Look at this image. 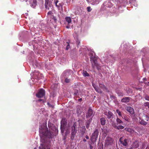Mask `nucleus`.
I'll use <instances>...</instances> for the list:
<instances>
[{
	"label": "nucleus",
	"instance_id": "c03bdc74",
	"mask_svg": "<svg viewBox=\"0 0 149 149\" xmlns=\"http://www.w3.org/2000/svg\"><path fill=\"white\" fill-rule=\"evenodd\" d=\"M80 41L78 39H77L76 40V43L77 45H79L80 44Z\"/></svg>",
	"mask_w": 149,
	"mask_h": 149
},
{
	"label": "nucleus",
	"instance_id": "79ce46f5",
	"mask_svg": "<svg viewBox=\"0 0 149 149\" xmlns=\"http://www.w3.org/2000/svg\"><path fill=\"white\" fill-rule=\"evenodd\" d=\"M56 6L58 8L61 7H62V6L60 3H59L58 4V5H57Z\"/></svg>",
	"mask_w": 149,
	"mask_h": 149
},
{
	"label": "nucleus",
	"instance_id": "13d9d810",
	"mask_svg": "<svg viewBox=\"0 0 149 149\" xmlns=\"http://www.w3.org/2000/svg\"><path fill=\"white\" fill-rule=\"evenodd\" d=\"M111 98H113L114 99L115 98V97L114 96L112 95L111 96Z\"/></svg>",
	"mask_w": 149,
	"mask_h": 149
},
{
	"label": "nucleus",
	"instance_id": "7ed1b4c3",
	"mask_svg": "<svg viewBox=\"0 0 149 149\" xmlns=\"http://www.w3.org/2000/svg\"><path fill=\"white\" fill-rule=\"evenodd\" d=\"M99 133V130L95 129L91 137V141L92 145H96L95 142L96 141Z\"/></svg>",
	"mask_w": 149,
	"mask_h": 149
},
{
	"label": "nucleus",
	"instance_id": "0eeeda50",
	"mask_svg": "<svg viewBox=\"0 0 149 149\" xmlns=\"http://www.w3.org/2000/svg\"><path fill=\"white\" fill-rule=\"evenodd\" d=\"M119 141L121 144L124 146H127L128 145V139H124L123 137H120L119 139Z\"/></svg>",
	"mask_w": 149,
	"mask_h": 149
},
{
	"label": "nucleus",
	"instance_id": "680f3d73",
	"mask_svg": "<svg viewBox=\"0 0 149 149\" xmlns=\"http://www.w3.org/2000/svg\"><path fill=\"white\" fill-rule=\"evenodd\" d=\"M83 141H84V142H86V140L85 139H83Z\"/></svg>",
	"mask_w": 149,
	"mask_h": 149
},
{
	"label": "nucleus",
	"instance_id": "3c124183",
	"mask_svg": "<svg viewBox=\"0 0 149 149\" xmlns=\"http://www.w3.org/2000/svg\"><path fill=\"white\" fill-rule=\"evenodd\" d=\"M52 14V12L51 11H49L47 13L48 15H51Z\"/></svg>",
	"mask_w": 149,
	"mask_h": 149
},
{
	"label": "nucleus",
	"instance_id": "864d4df0",
	"mask_svg": "<svg viewBox=\"0 0 149 149\" xmlns=\"http://www.w3.org/2000/svg\"><path fill=\"white\" fill-rule=\"evenodd\" d=\"M98 149H103V146H99Z\"/></svg>",
	"mask_w": 149,
	"mask_h": 149
},
{
	"label": "nucleus",
	"instance_id": "f03ea898",
	"mask_svg": "<svg viewBox=\"0 0 149 149\" xmlns=\"http://www.w3.org/2000/svg\"><path fill=\"white\" fill-rule=\"evenodd\" d=\"M39 132L40 134L42 136H46L49 138H52L54 136L53 132L48 130V128L45 127H42L41 126L39 129Z\"/></svg>",
	"mask_w": 149,
	"mask_h": 149
},
{
	"label": "nucleus",
	"instance_id": "ea45409f",
	"mask_svg": "<svg viewBox=\"0 0 149 149\" xmlns=\"http://www.w3.org/2000/svg\"><path fill=\"white\" fill-rule=\"evenodd\" d=\"M144 105L145 106H148L149 105V102H145L144 104Z\"/></svg>",
	"mask_w": 149,
	"mask_h": 149
},
{
	"label": "nucleus",
	"instance_id": "f704fd0d",
	"mask_svg": "<svg viewBox=\"0 0 149 149\" xmlns=\"http://www.w3.org/2000/svg\"><path fill=\"white\" fill-rule=\"evenodd\" d=\"M65 81L66 83H69L70 81V79H68V78H66L65 79Z\"/></svg>",
	"mask_w": 149,
	"mask_h": 149
},
{
	"label": "nucleus",
	"instance_id": "4468645a",
	"mask_svg": "<svg viewBox=\"0 0 149 149\" xmlns=\"http://www.w3.org/2000/svg\"><path fill=\"white\" fill-rule=\"evenodd\" d=\"M104 114L106 116L109 118H111L113 115V113L110 111L107 112H105Z\"/></svg>",
	"mask_w": 149,
	"mask_h": 149
},
{
	"label": "nucleus",
	"instance_id": "72a5a7b5",
	"mask_svg": "<svg viewBox=\"0 0 149 149\" xmlns=\"http://www.w3.org/2000/svg\"><path fill=\"white\" fill-rule=\"evenodd\" d=\"M112 125L113 127L115 128L116 129L118 126L116 125V124L115 123H112Z\"/></svg>",
	"mask_w": 149,
	"mask_h": 149
},
{
	"label": "nucleus",
	"instance_id": "b1692460",
	"mask_svg": "<svg viewBox=\"0 0 149 149\" xmlns=\"http://www.w3.org/2000/svg\"><path fill=\"white\" fill-rule=\"evenodd\" d=\"M116 121L118 124H123V122L119 118H117Z\"/></svg>",
	"mask_w": 149,
	"mask_h": 149
},
{
	"label": "nucleus",
	"instance_id": "c756f323",
	"mask_svg": "<svg viewBox=\"0 0 149 149\" xmlns=\"http://www.w3.org/2000/svg\"><path fill=\"white\" fill-rule=\"evenodd\" d=\"M124 128V127L122 125H119L116 128V129L118 130H119L120 129H123Z\"/></svg>",
	"mask_w": 149,
	"mask_h": 149
},
{
	"label": "nucleus",
	"instance_id": "c9c22d12",
	"mask_svg": "<svg viewBox=\"0 0 149 149\" xmlns=\"http://www.w3.org/2000/svg\"><path fill=\"white\" fill-rule=\"evenodd\" d=\"M118 95L120 96H122L123 95V93L122 92H118Z\"/></svg>",
	"mask_w": 149,
	"mask_h": 149
},
{
	"label": "nucleus",
	"instance_id": "1a4fd4ad",
	"mask_svg": "<svg viewBox=\"0 0 149 149\" xmlns=\"http://www.w3.org/2000/svg\"><path fill=\"white\" fill-rule=\"evenodd\" d=\"M140 142L136 140L133 142V144L131 146V148H138L140 145Z\"/></svg>",
	"mask_w": 149,
	"mask_h": 149
},
{
	"label": "nucleus",
	"instance_id": "09e8293b",
	"mask_svg": "<svg viewBox=\"0 0 149 149\" xmlns=\"http://www.w3.org/2000/svg\"><path fill=\"white\" fill-rule=\"evenodd\" d=\"M88 1L91 4H93V0H88Z\"/></svg>",
	"mask_w": 149,
	"mask_h": 149
},
{
	"label": "nucleus",
	"instance_id": "052dcab7",
	"mask_svg": "<svg viewBox=\"0 0 149 149\" xmlns=\"http://www.w3.org/2000/svg\"><path fill=\"white\" fill-rule=\"evenodd\" d=\"M45 2H46L47 3H48L49 0H45Z\"/></svg>",
	"mask_w": 149,
	"mask_h": 149
},
{
	"label": "nucleus",
	"instance_id": "0e129e2a",
	"mask_svg": "<svg viewBox=\"0 0 149 149\" xmlns=\"http://www.w3.org/2000/svg\"><path fill=\"white\" fill-rule=\"evenodd\" d=\"M95 1H96V0H93V4H94V3Z\"/></svg>",
	"mask_w": 149,
	"mask_h": 149
},
{
	"label": "nucleus",
	"instance_id": "5fc2aeb1",
	"mask_svg": "<svg viewBox=\"0 0 149 149\" xmlns=\"http://www.w3.org/2000/svg\"><path fill=\"white\" fill-rule=\"evenodd\" d=\"M145 149H149V145H147V146Z\"/></svg>",
	"mask_w": 149,
	"mask_h": 149
},
{
	"label": "nucleus",
	"instance_id": "f8f14e48",
	"mask_svg": "<svg viewBox=\"0 0 149 149\" xmlns=\"http://www.w3.org/2000/svg\"><path fill=\"white\" fill-rule=\"evenodd\" d=\"M130 99L131 98L129 97H125L121 99V101L123 102L127 103L130 101Z\"/></svg>",
	"mask_w": 149,
	"mask_h": 149
},
{
	"label": "nucleus",
	"instance_id": "7c9ffc66",
	"mask_svg": "<svg viewBox=\"0 0 149 149\" xmlns=\"http://www.w3.org/2000/svg\"><path fill=\"white\" fill-rule=\"evenodd\" d=\"M132 116H131L132 118V119H133L134 120L136 121L137 120V118L136 117L135 115H134V114L132 115Z\"/></svg>",
	"mask_w": 149,
	"mask_h": 149
},
{
	"label": "nucleus",
	"instance_id": "f257e3e1",
	"mask_svg": "<svg viewBox=\"0 0 149 149\" xmlns=\"http://www.w3.org/2000/svg\"><path fill=\"white\" fill-rule=\"evenodd\" d=\"M89 55L91 61L93 68H94L95 67H96L98 70L100 69L101 67L97 63V57L95 56V52L92 51H91L89 53Z\"/></svg>",
	"mask_w": 149,
	"mask_h": 149
},
{
	"label": "nucleus",
	"instance_id": "e433bc0d",
	"mask_svg": "<svg viewBox=\"0 0 149 149\" xmlns=\"http://www.w3.org/2000/svg\"><path fill=\"white\" fill-rule=\"evenodd\" d=\"M39 149H46L44 147L43 145L42 144H41V146L39 147Z\"/></svg>",
	"mask_w": 149,
	"mask_h": 149
},
{
	"label": "nucleus",
	"instance_id": "8fccbe9b",
	"mask_svg": "<svg viewBox=\"0 0 149 149\" xmlns=\"http://www.w3.org/2000/svg\"><path fill=\"white\" fill-rule=\"evenodd\" d=\"M55 5H56V6L57 5V3L58 2V0H55Z\"/></svg>",
	"mask_w": 149,
	"mask_h": 149
},
{
	"label": "nucleus",
	"instance_id": "a18cd8bd",
	"mask_svg": "<svg viewBox=\"0 0 149 149\" xmlns=\"http://www.w3.org/2000/svg\"><path fill=\"white\" fill-rule=\"evenodd\" d=\"M100 1V0H96L94 4H97L99 3Z\"/></svg>",
	"mask_w": 149,
	"mask_h": 149
},
{
	"label": "nucleus",
	"instance_id": "37998d69",
	"mask_svg": "<svg viewBox=\"0 0 149 149\" xmlns=\"http://www.w3.org/2000/svg\"><path fill=\"white\" fill-rule=\"evenodd\" d=\"M66 132H65V134L66 135H67V134H69L70 133V131L68 130H65Z\"/></svg>",
	"mask_w": 149,
	"mask_h": 149
},
{
	"label": "nucleus",
	"instance_id": "774afa93",
	"mask_svg": "<svg viewBox=\"0 0 149 149\" xmlns=\"http://www.w3.org/2000/svg\"><path fill=\"white\" fill-rule=\"evenodd\" d=\"M66 28H69V27L68 26H66Z\"/></svg>",
	"mask_w": 149,
	"mask_h": 149
},
{
	"label": "nucleus",
	"instance_id": "a211bd4d",
	"mask_svg": "<svg viewBox=\"0 0 149 149\" xmlns=\"http://www.w3.org/2000/svg\"><path fill=\"white\" fill-rule=\"evenodd\" d=\"M86 130V128L84 126L82 127L80 130L81 131V134L82 135H84L85 134Z\"/></svg>",
	"mask_w": 149,
	"mask_h": 149
},
{
	"label": "nucleus",
	"instance_id": "423d86ee",
	"mask_svg": "<svg viewBox=\"0 0 149 149\" xmlns=\"http://www.w3.org/2000/svg\"><path fill=\"white\" fill-rule=\"evenodd\" d=\"M113 141L111 137H107L105 141V144L107 146L111 145L113 144Z\"/></svg>",
	"mask_w": 149,
	"mask_h": 149
},
{
	"label": "nucleus",
	"instance_id": "49530a36",
	"mask_svg": "<svg viewBox=\"0 0 149 149\" xmlns=\"http://www.w3.org/2000/svg\"><path fill=\"white\" fill-rule=\"evenodd\" d=\"M47 104L50 107H52V108L54 107V106L53 105H51L50 104L49 102H48L47 103Z\"/></svg>",
	"mask_w": 149,
	"mask_h": 149
},
{
	"label": "nucleus",
	"instance_id": "bf43d9fd",
	"mask_svg": "<svg viewBox=\"0 0 149 149\" xmlns=\"http://www.w3.org/2000/svg\"><path fill=\"white\" fill-rule=\"evenodd\" d=\"M53 19H54V20H55V22H56V17H53Z\"/></svg>",
	"mask_w": 149,
	"mask_h": 149
},
{
	"label": "nucleus",
	"instance_id": "9d476101",
	"mask_svg": "<svg viewBox=\"0 0 149 149\" xmlns=\"http://www.w3.org/2000/svg\"><path fill=\"white\" fill-rule=\"evenodd\" d=\"M93 110L91 108H89L88 111L86 113V117L88 118L91 116L93 114Z\"/></svg>",
	"mask_w": 149,
	"mask_h": 149
},
{
	"label": "nucleus",
	"instance_id": "4d7b16f0",
	"mask_svg": "<svg viewBox=\"0 0 149 149\" xmlns=\"http://www.w3.org/2000/svg\"><path fill=\"white\" fill-rule=\"evenodd\" d=\"M90 149H92L93 148V146L90 145Z\"/></svg>",
	"mask_w": 149,
	"mask_h": 149
},
{
	"label": "nucleus",
	"instance_id": "58836bf2",
	"mask_svg": "<svg viewBox=\"0 0 149 149\" xmlns=\"http://www.w3.org/2000/svg\"><path fill=\"white\" fill-rule=\"evenodd\" d=\"M87 11L88 12H90L91 11V10H92V9L91 8V7L90 6H88L87 7Z\"/></svg>",
	"mask_w": 149,
	"mask_h": 149
},
{
	"label": "nucleus",
	"instance_id": "20e7f679",
	"mask_svg": "<svg viewBox=\"0 0 149 149\" xmlns=\"http://www.w3.org/2000/svg\"><path fill=\"white\" fill-rule=\"evenodd\" d=\"M76 127V123H74L71 127V139L72 140L74 139L77 133V130Z\"/></svg>",
	"mask_w": 149,
	"mask_h": 149
},
{
	"label": "nucleus",
	"instance_id": "412c9836",
	"mask_svg": "<svg viewBox=\"0 0 149 149\" xmlns=\"http://www.w3.org/2000/svg\"><path fill=\"white\" fill-rule=\"evenodd\" d=\"M99 85L100 87L103 90H104L106 89V87L103 84L99 83Z\"/></svg>",
	"mask_w": 149,
	"mask_h": 149
},
{
	"label": "nucleus",
	"instance_id": "aec40b11",
	"mask_svg": "<svg viewBox=\"0 0 149 149\" xmlns=\"http://www.w3.org/2000/svg\"><path fill=\"white\" fill-rule=\"evenodd\" d=\"M67 123V122L65 121L62 120L61 122V127H65Z\"/></svg>",
	"mask_w": 149,
	"mask_h": 149
},
{
	"label": "nucleus",
	"instance_id": "338daca9",
	"mask_svg": "<svg viewBox=\"0 0 149 149\" xmlns=\"http://www.w3.org/2000/svg\"><path fill=\"white\" fill-rule=\"evenodd\" d=\"M144 79V80H146V78H144V79Z\"/></svg>",
	"mask_w": 149,
	"mask_h": 149
},
{
	"label": "nucleus",
	"instance_id": "a19ab883",
	"mask_svg": "<svg viewBox=\"0 0 149 149\" xmlns=\"http://www.w3.org/2000/svg\"><path fill=\"white\" fill-rule=\"evenodd\" d=\"M38 101L39 102H45V101L44 100L42 99H39L38 100Z\"/></svg>",
	"mask_w": 149,
	"mask_h": 149
},
{
	"label": "nucleus",
	"instance_id": "2f4dec72",
	"mask_svg": "<svg viewBox=\"0 0 149 149\" xmlns=\"http://www.w3.org/2000/svg\"><path fill=\"white\" fill-rule=\"evenodd\" d=\"M66 44L67 45L66 48V50H68L70 48V45L69 42H67Z\"/></svg>",
	"mask_w": 149,
	"mask_h": 149
},
{
	"label": "nucleus",
	"instance_id": "de8ad7c7",
	"mask_svg": "<svg viewBox=\"0 0 149 149\" xmlns=\"http://www.w3.org/2000/svg\"><path fill=\"white\" fill-rule=\"evenodd\" d=\"M48 3H47L46 2H45V8H47V5L48 4Z\"/></svg>",
	"mask_w": 149,
	"mask_h": 149
},
{
	"label": "nucleus",
	"instance_id": "39448f33",
	"mask_svg": "<svg viewBox=\"0 0 149 149\" xmlns=\"http://www.w3.org/2000/svg\"><path fill=\"white\" fill-rule=\"evenodd\" d=\"M45 95V92L43 89H41L39 90L36 94V96L38 98H42Z\"/></svg>",
	"mask_w": 149,
	"mask_h": 149
},
{
	"label": "nucleus",
	"instance_id": "2eb2a0df",
	"mask_svg": "<svg viewBox=\"0 0 149 149\" xmlns=\"http://www.w3.org/2000/svg\"><path fill=\"white\" fill-rule=\"evenodd\" d=\"M139 122L140 124L143 125H146L148 123L147 122L145 121L143 119H140L139 120Z\"/></svg>",
	"mask_w": 149,
	"mask_h": 149
},
{
	"label": "nucleus",
	"instance_id": "6ab92c4d",
	"mask_svg": "<svg viewBox=\"0 0 149 149\" xmlns=\"http://www.w3.org/2000/svg\"><path fill=\"white\" fill-rule=\"evenodd\" d=\"M106 119L104 118H100V122L102 125H104L106 123Z\"/></svg>",
	"mask_w": 149,
	"mask_h": 149
},
{
	"label": "nucleus",
	"instance_id": "bb28decb",
	"mask_svg": "<svg viewBox=\"0 0 149 149\" xmlns=\"http://www.w3.org/2000/svg\"><path fill=\"white\" fill-rule=\"evenodd\" d=\"M83 75L84 77H88L89 75L86 71H84Z\"/></svg>",
	"mask_w": 149,
	"mask_h": 149
},
{
	"label": "nucleus",
	"instance_id": "393cba45",
	"mask_svg": "<svg viewBox=\"0 0 149 149\" xmlns=\"http://www.w3.org/2000/svg\"><path fill=\"white\" fill-rule=\"evenodd\" d=\"M124 130L130 132H132L133 131V130L131 128L127 127L125 128L124 129Z\"/></svg>",
	"mask_w": 149,
	"mask_h": 149
},
{
	"label": "nucleus",
	"instance_id": "cd10ccee",
	"mask_svg": "<svg viewBox=\"0 0 149 149\" xmlns=\"http://www.w3.org/2000/svg\"><path fill=\"white\" fill-rule=\"evenodd\" d=\"M61 133H63L65 130V127L61 126Z\"/></svg>",
	"mask_w": 149,
	"mask_h": 149
},
{
	"label": "nucleus",
	"instance_id": "c85d7f7f",
	"mask_svg": "<svg viewBox=\"0 0 149 149\" xmlns=\"http://www.w3.org/2000/svg\"><path fill=\"white\" fill-rule=\"evenodd\" d=\"M144 97L145 99L146 100L149 101V95H148L146 94H145V95H144Z\"/></svg>",
	"mask_w": 149,
	"mask_h": 149
},
{
	"label": "nucleus",
	"instance_id": "f3484780",
	"mask_svg": "<svg viewBox=\"0 0 149 149\" xmlns=\"http://www.w3.org/2000/svg\"><path fill=\"white\" fill-rule=\"evenodd\" d=\"M81 106H79L77 107L76 110L77 113L78 115H80L81 113Z\"/></svg>",
	"mask_w": 149,
	"mask_h": 149
},
{
	"label": "nucleus",
	"instance_id": "69168bd1",
	"mask_svg": "<svg viewBox=\"0 0 149 149\" xmlns=\"http://www.w3.org/2000/svg\"><path fill=\"white\" fill-rule=\"evenodd\" d=\"M48 126L49 127V129H52V128H50V127H49V125H48Z\"/></svg>",
	"mask_w": 149,
	"mask_h": 149
},
{
	"label": "nucleus",
	"instance_id": "dca6fc26",
	"mask_svg": "<svg viewBox=\"0 0 149 149\" xmlns=\"http://www.w3.org/2000/svg\"><path fill=\"white\" fill-rule=\"evenodd\" d=\"M92 119L90 118L88 120L86 123V126L87 129H88L90 126V124L92 121Z\"/></svg>",
	"mask_w": 149,
	"mask_h": 149
},
{
	"label": "nucleus",
	"instance_id": "473e14b6",
	"mask_svg": "<svg viewBox=\"0 0 149 149\" xmlns=\"http://www.w3.org/2000/svg\"><path fill=\"white\" fill-rule=\"evenodd\" d=\"M116 112L118 114L119 116H122L121 113L118 109L116 110Z\"/></svg>",
	"mask_w": 149,
	"mask_h": 149
},
{
	"label": "nucleus",
	"instance_id": "a878e982",
	"mask_svg": "<svg viewBox=\"0 0 149 149\" xmlns=\"http://www.w3.org/2000/svg\"><path fill=\"white\" fill-rule=\"evenodd\" d=\"M37 2L36 0H33L32 3V6L33 7H34L36 6V5H37Z\"/></svg>",
	"mask_w": 149,
	"mask_h": 149
},
{
	"label": "nucleus",
	"instance_id": "9b49d317",
	"mask_svg": "<svg viewBox=\"0 0 149 149\" xmlns=\"http://www.w3.org/2000/svg\"><path fill=\"white\" fill-rule=\"evenodd\" d=\"M92 86L97 92L99 93H102V91L98 86L96 85L94 83H92Z\"/></svg>",
	"mask_w": 149,
	"mask_h": 149
},
{
	"label": "nucleus",
	"instance_id": "4c0bfd02",
	"mask_svg": "<svg viewBox=\"0 0 149 149\" xmlns=\"http://www.w3.org/2000/svg\"><path fill=\"white\" fill-rule=\"evenodd\" d=\"M124 118L126 121H127L128 122H129L130 119L128 117L126 116L124 117Z\"/></svg>",
	"mask_w": 149,
	"mask_h": 149
},
{
	"label": "nucleus",
	"instance_id": "6e6552de",
	"mask_svg": "<svg viewBox=\"0 0 149 149\" xmlns=\"http://www.w3.org/2000/svg\"><path fill=\"white\" fill-rule=\"evenodd\" d=\"M73 74V71L70 70H68L64 71L63 73L64 76L68 77Z\"/></svg>",
	"mask_w": 149,
	"mask_h": 149
},
{
	"label": "nucleus",
	"instance_id": "6e6d98bb",
	"mask_svg": "<svg viewBox=\"0 0 149 149\" xmlns=\"http://www.w3.org/2000/svg\"><path fill=\"white\" fill-rule=\"evenodd\" d=\"M86 138L87 139H89V136L88 135H86Z\"/></svg>",
	"mask_w": 149,
	"mask_h": 149
},
{
	"label": "nucleus",
	"instance_id": "5701e85b",
	"mask_svg": "<svg viewBox=\"0 0 149 149\" xmlns=\"http://www.w3.org/2000/svg\"><path fill=\"white\" fill-rule=\"evenodd\" d=\"M66 21L68 23H70L71 22V19L70 17H67L65 18Z\"/></svg>",
	"mask_w": 149,
	"mask_h": 149
},
{
	"label": "nucleus",
	"instance_id": "ddd939ff",
	"mask_svg": "<svg viewBox=\"0 0 149 149\" xmlns=\"http://www.w3.org/2000/svg\"><path fill=\"white\" fill-rule=\"evenodd\" d=\"M126 109L131 115L134 114V111L132 108L130 107H127L126 108Z\"/></svg>",
	"mask_w": 149,
	"mask_h": 149
},
{
	"label": "nucleus",
	"instance_id": "603ef678",
	"mask_svg": "<svg viewBox=\"0 0 149 149\" xmlns=\"http://www.w3.org/2000/svg\"><path fill=\"white\" fill-rule=\"evenodd\" d=\"M82 100L81 98H80L78 100V101L79 102H81V101H82Z\"/></svg>",
	"mask_w": 149,
	"mask_h": 149
},
{
	"label": "nucleus",
	"instance_id": "4be33fe9",
	"mask_svg": "<svg viewBox=\"0 0 149 149\" xmlns=\"http://www.w3.org/2000/svg\"><path fill=\"white\" fill-rule=\"evenodd\" d=\"M143 117H144V119L147 121L149 120V114H144L143 115Z\"/></svg>",
	"mask_w": 149,
	"mask_h": 149
},
{
	"label": "nucleus",
	"instance_id": "e2e57ef3",
	"mask_svg": "<svg viewBox=\"0 0 149 149\" xmlns=\"http://www.w3.org/2000/svg\"><path fill=\"white\" fill-rule=\"evenodd\" d=\"M55 132L57 131V132H58V130H57L56 128H55Z\"/></svg>",
	"mask_w": 149,
	"mask_h": 149
}]
</instances>
